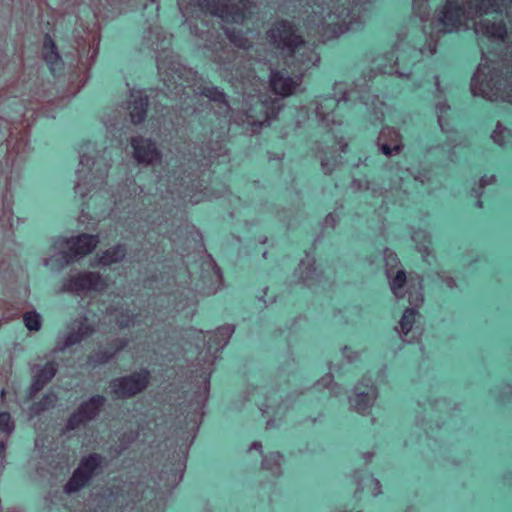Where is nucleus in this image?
I'll return each instance as SVG.
<instances>
[{
    "label": "nucleus",
    "mask_w": 512,
    "mask_h": 512,
    "mask_svg": "<svg viewBox=\"0 0 512 512\" xmlns=\"http://www.w3.org/2000/svg\"><path fill=\"white\" fill-rule=\"evenodd\" d=\"M56 373V365L53 362L47 363L42 369L37 371L34 375V382L32 390L35 392L40 391L46 383H48Z\"/></svg>",
    "instance_id": "4468645a"
},
{
    "label": "nucleus",
    "mask_w": 512,
    "mask_h": 512,
    "mask_svg": "<svg viewBox=\"0 0 512 512\" xmlns=\"http://www.w3.org/2000/svg\"><path fill=\"white\" fill-rule=\"evenodd\" d=\"M94 332V327L90 325L87 319H84L79 323L77 331L75 333H71L66 339V346L73 345L83 338L90 336Z\"/></svg>",
    "instance_id": "dca6fc26"
},
{
    "label": "nucleus",
    "mask_w": 512,
    "mask_h": 512,
    "mask_svg": "<svg viewBox=\"0 0 512 512\" xmlns=\"http://www.w3.org/2000/svg\"><path fill=\"white\" fill-rule=\"evenodd\" d=\"M147 100L139 97L130 106V116L133 123H141L146 116Z\"/></svg>",
    "instance_id": "f3484780"
},
{
    "label": "nucleus",
    "mask_w": 512,
    "mask_h": 512,
    "mask_svg": "<svg viewBox=\"0 0 512 512\" xmlns=\"http://www.w3.org/2000/svg\"><path fill=\"white\" fill-rule=\"evenodd\" d=\"M103 403L104 398L101 396L92 397L89 401L83 403L69 418L67 424L68 428L75 429L81 424L92 420L98 414V411Z\"/></svg>",
    "instance_id": "1a4fd4ad"
},
{
    "label": "nucleus",
    "mask_w": 512,
    "mask_h": 512,
    "mask_svg": "<svg viewBox=\"0 0 512 512\" xmlns=\"http://www.w3.org/2000/svg\"><path fill=\"white\" fill-rule=\"evenodd\" d=\"M378 146L386 156L399 154L403 148L401 135L393 128H383L378 137Z\"/></svg>",
    "instance_id": "9d476101"
},
{
    "label": "nucleus",
    "mask_w": 512,
    "mask_h": 512,
    "mask_svg": "<svg viewBox=\"0 0 512 512\" xmlns=\"http://www.w3.org/2000/svg\"><path fill=\"white\" fill-rule=\"evenodd\" d=\"M332 18H333V17H332V15H329V16H328V24H329V25H334V24H335V23H334V20H333Z\"/></svg>",
    "instance_id": "cd10ccee"
},
{
    "label": "nucleus",
    "mask_w": 512,
    "mask_h": 512,
    "mask_svg": "<svg viewBox=\"0 0 512 512\" xmlns=\"http://www.w3.org/2000/svg\"><path fill=\"white\" fill-rule=\"evenodd\" d=\"M228 38L230 41L239 48H248L250 46V43L246 37H244L242 34L237 33L235 31H229L226 32Z\"/></svg>",
    "instance_id": "4be33fe9"
},
{
    "label": "nucleus",
    "mask_w": 512,
    "mask_h": 512,
    "mask_svg": "<svg viewBox=\"0 0 512 512\" xmlns=\"http://www.w3.org/2000/svg\"><path fill=\"white\" fill-rule=\"evenodd\" d=\"M478 206L482 207V202L481 201H478Z\"/></svg>",
    "instance_id": "7c9ffc66"
},
{
    "label": "nucleus",
    "mask_w": 512,
    "mask_h": 512,
    "mask_svg": "<svg viewBox=\"0 0 512 512\" xmlns=\"http://www.w3.org/2000/svg\"><path fill=\"white\" fill-rule=\"evenodd\" d=\"M126 251L122 246H116L106 250L100 257V263L103 265H111L121 261L125 257Z\"/></svg>",
    "instance_id": "6ab92c4d"
},
{
    "label": "nucleus",
    "mask_w": 512,
    "mask_h": 512,
    "mask_svg": "<svg viewBox=\"0 0 512 512\" xmlns=\"http://www.w3.org/2000/svg\"><path fill=\"white\" fill-rule=\"evenodd\" d=\"M132 156L140 165L153 166L160 164L162 161V153L157 144L151 139L142 136L131 138Z\"/></svg>",
    "instance_id": "39448f33"
},
{
    "label": "nucleus",
    "mask_w": 512,
    "mask_h": 512,
    "mask_svg": "<svg viewBox=\"0 0 512 512\" xmlns=\"http://www.w3.org/2000/svg\"><path fill=\"white\" fill-rule=\"evenodd\" d=\"M69 286L71 290L76 292H102L108 287V284L99 273L84 272L73 277Z\"/></svg>",
    "instance_id": "0eeeda50"
},
{
    "label": "nucleus",
    "mask_w": 512,
    "mask_h": 512,
    "mask_svg": "<svg viewBox=\"0 0 512 512\" xmlns=\"http://www.w3.org/2000/svg\"><path fill=\"white\" fill-rule=\"evenodd\" d=\"M101 460V456L98 454H91L83 458L79 467L74 471L72 477L65 485V492L73 493L84 487L92 477L94 471L100 466Z\"/></svg>",
    "instance_id": "423d86ee"
},
{
    "label": "nucleus",
    "mask_w": 512,
    "mask_h": 512,
    "mask_svg": "<svg viewBox=\"0 0 512 512\" xmlns=\"http://www.w3.org/2000/svg\"><path fill=\"white\" fill-rule=\"evenodd\" d=\"M416 315L417 311L414 308H407L403 312V315L399 321V328H396L402 338H404L412 330Z\"/></svg>",
    "instance_id": "2eb2a0df"
},
{
    "label": "nucleus",
    "mask_w": 512,
    "mask_h": 512,
    "mask_svg": "<svg viewBox=\"0 0 512 512\" xmlns=\"http://www.w3.org/2000/svg\"><path fill=\"white\" fill-rule=\"evenodd\" d=\"M281 460L282 455L279 452H271L267 456H265L262 467L264 469L270 470L274 476H280L281 475Z\"/></svg>",
    "instance_id": "a211bd4d"
},
{
    "label": "nucleus",
    "mask_w": 512,
    "mask_h": 512,
    "mask_svg": "<svg viewBox=\"0 0 512 512\" xmlns=\"http://www.w3.org/2000/svg\"><path fill=\"white\" fill-rule=\"evenodd\" d=\"M270 44L274 45L290 65L301 66L315 64L319 57L311 49L294 26L287 21L276 22L267 32Z\"/></svg>",
    "instance_id": "f257e3e1"
},
{
    "label": "nucleus",
    "mask_w": 512,
    "mask_h": 512,
    "mask_svg": "<svg viewBox=\"0 0 512 512\" xmlns=\"http://www.w3.org/2000/svg\"><path fill=\"white\" fill-rule=\"evenodd\" d=\"M97 244V237L88 234L72 237L67 241V247L70 255L74 257H83L91 253Z\"/></svg>",
    "instance_id": "f8f14e48"
},
{
    "label": "nucleus",
    "mask_w": 512,
    "mask_h": 512,
    "mask_svg": "<svg viewBox=\"0 0 512 512\" xmlns=\"http://www.w3.org/2000/svg\"><path fill=\"white\" fill-rule=\"evenodd\" d=\"M337 26H338V30H339V32H342V31H343V28H344V24H341V25H338V24H337Z\"/></svg>",
    "instance_id": "c756f323"
},
{
    "label": "nucleus",
    "mask_w": 512,
    "mask_h": 512,
    "mask_svg": "<svg viewBox=\"0 0 512 512\" xmlns=\"http://www.w3.org/2000/svg\"><path fill=\"white\" fill-rule=\"evenodd\" d=\"M253 4L249 0H218L211 6V13L227 22L241 23L251 14Z\"/></svg>",
    "instance_id": "20e7f679"
},
{
    "label": "nucleus",
    "mask_w": 512,
    "mask_h": 512,
    "mask_svg": "<svg viewBox=\"0 0 512 512\" xmlns=\"http://www.w3.org/2000/svg\"><path fill=\"white\" fill-rule=\"evenodd\" d=\"M270 87L274 94L281 97L291 96L302 83V74L290 77L280 71H273L270 75Z\"/></svg>",
    "instance_id": "6e6552de"
},
{
    "label": "nucleus",
    "mask_w": 512,
    "mask_h": 512,
    "mask_svg": "<svg viewBox=\"0 0 512 512\" xmlns=\"http://www.w3.org/2000/svg\"><path fill=\"white\" fill-rule=\"evenodd\" d=\"M14 428L11 416L7 412L0 413V429L4 432L10 433Z\"/></svg>",
    "instance_id": "b1692460"
},
{
    "label": "nucleus",
    "mask_w": 512,
    "mask_h": 512,
    "mask_svg": "<svg viewBox=\"0 0 512 512\" xmlns=\"http://www.w3.org/2000/svg\"><path fill=\"white\" fill-rule=\"evenodd\" d=\"M24 323L29 330L38 331L41 327L40 315L35 312H27L23 316Z\"/></svg>",
    "instance_id": "aec40b11"
},
{
    "label": "nucleus",
    "mask_w": 512,
    "mask_h": 512,
    "mask_svg": "<svg viewBox=\"0 0 512 512\" xmlns=\"http://www.w3.org/2000/svg\"><path fill=\"white\" fill-rule=\"evenodd\" d=\"M56 401V397L54 395L47 396L43 399V407L42 409H46L50 406H53Z\"/></svg>",
    "instance_id": "a878e982"
},
{
    "label": "nucleus",
    "mask_w": 512,
    "mask_h": 512,
    "mask_svg": "<svg viewBox=\"0 0 512 512\" xmlns=\"http://www.w3.org/2000/svg\"><path fill=\"white\" fill-rule=\"evenodd\" d=\"M362 482L364 483L363 489L368 488L372 495H378L380 493L381 487L377 479L373 478L372 476H366L362 479Z\"/></svg>",
    "instance_id": "5701e85b"
},
{
    "label": "nucleus",
    "mask_w": 512,
    "mask_h": 512,
    "mask_svg": "<svg viewBox=\"0 0 512 512\" xmlns=\"http://www.w3.org/2000/svg\"><path fill=\"white\" fill-rule=\"evenodd\" d=\"M390 289L397 298L408 294L410 305L419 307L424 302L422 278L416 273L407 274L403 269H387Z\"/></svg>",
    "instance_id": "f03ea898"
},
{
    "label": "nucleus",
    "mask_w": 512,
    "mask_h": 512,
    "mask_svg": "<svg viewBox=\"0 0 512 512\" xmlns=\"http://www.w3.org/2000/svg\"><path fill=\"white\" fill-rule=\"evenodd\" d=\"M500 0H471V4L475 5V8L479 12H488L490 9L496 10L499 8Z\"/></svg>",
    "instance_id": "412c9836"
},
{
    "label": "nucleus",
    "mask_w": 512,
    "mask_h": 512,
    "mask_svg": "<svg viewBox=\"0 0 512 512\" xmlns=\"http://www.w3.org/2000/svg\"><path fill=\"white\" fill-rule=\"evenodd\" d=\"M475 31L489 38L503 40L506 35L505 26L501 23L480 21L475 24Z\"/></svg>",
    "instance_id": "ddd939ff"
},
{
    "label": "nucleus",
    "mask_w": 512,
    "mask_h": 512,
    "mask_svg": "<svg viewBox=\"0 0 512 512\" xmlns=\"http://www.w3.org/2000/svg\"><path fill=\"white\" fill-rule=\"evenodd\" d=\"M251 448H253V449H260L261 448V443L255 442V443L252 444Z\"/></svg>",
    "instance_id": "bb28decb"
},
{
    "label": "nucleus",
    "mask_w": 512,
    "mask_h": 512,
    "mask_svg": "<svg viewBox=\"0 0 512 512\" xmlns=\"http://www.w3.org/2000/svg\"><path fill=\"white\" fill-rule=\"evenodd\" d=\"M149 383V373L140 371L126 377L114 379L110 383L112 395L116 399H125L142 392Z\"/></svg>",
    "instance_id": "7ed1b4c3"
},
{
    "label": "nucleus",
    "mask_w": 512,
    "mask_h": 512,
    "mask_svg": "<svg viewBox=\"0 0 512 512\" xmlns=\"http://www.w3.org/2000/svg\"><path fill=\"white\" fill-rule=\"evenodd\" d=\"M486 180L485 179H481L480 180V187H484V185L486 184Z\"/></svg>",
    "instance_id": "c85d7f7f"
},
{
    "label": "nucleus",
    "mask_w": 512,
    "mask_h": 512,
    "mask_svg": "<svg viewBox=\"0 0 512 512\" xmlns=\"http://www.w3.org/2000/svg\"><path fill=\"white\" fill-rule=\"evenodd\" d=\"M376 396L377 392L374 386L359 384L355 388L351 404L356 411L365 413L372 406Z\"/></svg>",
    "instance_id": "9b49d317"
},
{
    "label": "nucleus",
    "mask_w": 512,
    "mask_h": 512,
    "mask_svg": "<svg viewBox=\"0 0 512 512\" xmlns=\"http://www.w3.org/2000/svg\"><path fill=\"white\" fill-rule=\"evenodd\" d=\"M128 341L126 339H117L113 342V352H111L109 355H107L104 359V361H107L109 358H111L116 352L122 350L126 345Z\"/></svg>",
    "instance_id": "393cba45"
}]
</instances>
